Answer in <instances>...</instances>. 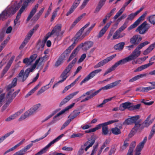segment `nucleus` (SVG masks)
<instances>
[{
	"label": "nucleus",
	"instance_id": "obj_27",
	"mask_svg": "<svg viewBox=\"0 0 155 155\" xmlns=\"http://www.w3.org/2000/svg\"><path fill=\"white\" fill-rule=\"evenodd\" d=\"M120 32L117 30L115 32L113 36L112 40H115L121 38L125 35V33L120 34Z\"/></svg>",
	"mask_w": 155,
	"mask_h": 155
},
{
	"label": "nucleus",
	"instance_id": "obj_36",
	"mask_svg": "<svg viewBox=\"0 0 155 155\" xmlns=\"http://www.w3.org/2000/svg\"><path fill=\"white\" fill-rule=\"evenodd\" d=\"M35 0H21L20 2L23 3L22 5L26 8L28 6L29 3H33Z\"/></svg>",
	"mask_w": 155,
	"mask_h": 155
},
{
	"label": "nucleus",
	"instance_id": "obj_25",
	"mask_svg": "<svg viewBox=\"0 0 155 155\" xmlns=\"http://www.w3.org/2000/svg\"><path fill=\"white\" fill-rule=\"evenodd\" d=\"M131 104V103L129 102H127L121 104L119 106V110L123 111L126 109H128Z\"/></svg>",
	"mask_w": 155,
	"mask_h": 155
},
{
	"label": "nucleus",
	"instance_id": "obj_58",
	"mask_svg": "<svg viewBox=\"0 0 155 155\" xmlns=\"http://www.w3.org/2000/svg\"><path fill=\"white\" fill-rule=\"evenodd\" d=\"M107 125L103 127L102 128V134L104 135H106L108 132V128Z\"/></svg>",
	"mask_w": 155,
	"mask_h": 155
},
{
	"label": "nucleus",
	"instance_id": "obj_18",
	"mask_svg": "<svg viewBox=\"0 0 155 155\" xmlns=\"http://www.w3.org/2000/svg\"><path fill=\"white\" fill-rule=\"evenodd\" d=\"M112 23V21H110L101 30L97 35L98 38H101L104 35Z\"/></svg>",
	"mask_w": 155,
	"mask_h": 155
},
{
	"label": "nucleus",
	"instance_id": "obj_28",
	"mask_svg": "<svg viewBox=\"0 0 155 155\" xmlns=\"http://www.w3.org/2000/svg\"><path fill=\"white\" fill-rule=\"evenodd\" d=\"M82 32L80 31H79L76 34L75 36L74 37V41L71 45L74 47H75L76 45L78 43L79 40L81 39L80 36H81Z\"/></svg>",
	"mask_w": 155,
	"mask_h": 155
},
{
	"label": "nucleus",
	"instance_id": "obj_33",
	"mask_svg": "<svg viewBox=\"0 0 155 155\" xmlns=\"http://www.w3.org/2000/svg\"><path fill=\"white\" fill-rule=\"evenodd\" d=\"M124 45L125 42H120L115 45L114 46V48L116 50L121 51L123 49Z\"/></svg>",
	"mask_w": 155,
	"mask_h": 155
},
{
	"label": "nucleus",
	"instance_id": "obj_14",
	"mask_svg": "<svg viewBox=\"0 0 155 155\" xmlns=\"http://www.w3.org/2000/svg\"><path fill=\"white\" fill-rule=\"evenodd\" d=\"M140 117V116L138 115L126 119L124 122V124L127 125L131 124L133 123H134L135 124L137 123Z\"/></svg>",
	"mask_w": 155,
	"mask_h": 155
},
{
	"label": "nucleus",
	"instance_id": "obj_39",
	"mask_svg": "<svg viewBox=\"0 0 155 155\" xmlns=\"http://www.w3.org/2000/svg\"><path fill=\"white\" fill-rule=\"evenodd\" d=\"M45 9V8L43 7L38 12L34 17V20L37 21L40 18L43 13Z\"/></svg>",
	"mask_w": 155,
	"mask_h": 155
},
{
	"label": "nucleus",
	"instance_id": "obj_11",
	"mask_svg": "<svg viewBox=\"0 0 155 155\" xmlns=\"http://www.w3.org/2000/svg\"><path fill=\"white\" fill-rule=\"evenodd\" d=\"M94 42L92 41H86L84 43H81L77 47L79 50L82 47L84 51H87L93 46Z\"/></svg>",
	"mask_w": 155,
	"mask_h": 155
},
{
	"label": "nucleus",
	"instance_id": "obj_17",
	"mask_svg": "<svg viewBox=\"0 0 155 155\" xmlns=\"http://www.w3.org/2000/svg\"><path fill=\"white\" fill-rule=\"evenodd\" d=\"M140 49L137 46L132 53L128 56L131 61L135 59L139 56L141 53V51L139 50Z\"/></svg>",
	"mask_w": 155,
	"mask_h": 155
},
{
	"label": "nucleus",
	"instance_id": "obj_41",
	"mask_svg": "<svg viewBox=\"0 0 155 155\" xmlns=\"http://www.w3.org/2000/svg\"><path fill=\"white\" fill-rule=\"evenodd\" d=\"M95 139L94 138H93L92 136L91 137V139H88V140L85 142L84 144V147L88 145H90L91 144H92V146L94 143L95 142Z\"/></svg>",
	"mask_w": 155,
	"mask_h": 155
},
{
	"label": "nucleus",
	"instance_id": "obj_16",
	"mask_svg": "<svg viewBox=\"0 0 155 155\" xmlns=\"http://www.w3.org/2000/svg\"><path fill=\"white\" fill-rule=\"evenodd\" d=\"M121 82L120 80H118L117 81H115L111 83L110 84H108L107 85H106L105 86L99 89L98 90H100L99 92L101 91L102 90V89L104 90H107L110 89L116 86L120 82Z\"/></svg>",
	"mask_w": 155,
	"mask_h": 155
},
{
	"label": "nucleus",
	"instance_id": "obj_30",
	"mask_svg": "<svg viewBox=\"0 0 155 155\" xmlns=\"http://www.w3.org/2000/svg\"><path fill=\"white\" fill-rule=\"evenodd\" d=\"M136 145V142L135 141L131 142L127 155H133V152Z\"/></svg>",
	"mask_w": 155,
	"mask_h": 155
},
{
	"label": "nucleus",
	"instance_id": "obj_50",
	"mask_svg": "<svg viewBox=\"0 0 155 155\" xmlns=\"http://www.w3.org/2000/svg\"><path fill=\"white\" fill-rule=\"evenodd\" d=\"M34 29H31L28 33L25 39L28 41L34 33Z\"/></svg>",
	"mask_w": 155,
	"mask_h": 155
},
{
	"label": "nucleus",
	"instance_id": "obj_51",
	"mask_svg": "<svg viewBox=\"0 0 155 155\" xmlns=\"http://www.w3.org/2000/svg\"><path fill=\"white\" fill-rule=\"evenodd\" d=\"M143 148V147L137 145L135 149V155H140L141 154V151Z\"/></svg>",
	"mask_w": 155,
	"mask_h": 155
},
{
	"label": "nucleus",
	"instance_id": "obj_55",
	"mask_svg": "<svg viewBox=\"0 0 155 155\" xmlns=\"http://www.w3.org/2000/svg\"><path fill=\"white\" fill-rule=\"evenodd\" d=\"M128 21H125L123 25L120 27L118 29H117L120 32L124 30L127 27V24Z\"/></svg>",
	"mask_w": 155,
	"mask_h": 155
},
{
	"label": "nucleus",
	"instance_id": "obj_47",
	"mask_svg": "<svg viewBox=\"0 0 155 155\" xmlns=\"http://www.w3.org/2000/svg\"><path fill=\"white\" fill-rule=\"evenodd\" d=\"M111 131L112 133L115 135H118L121 133L120 130L117 127L112 128Z\"/></svg>",
	"mask_w": 155,
	"mask_h": 155
},
{
	"label": "nucleus",
	"instance_id": "obj_60",
	"mask_svg": "<svg viewBox=\"0 0 155 155\" xmlns=\"http://www.w3.org/2000/svg\"><path fill=\"white\" fill-rule=\"evenodd\" d=\"M84 145H81L80 148L78 151L77 155H82L84 153Z\"/></svg>",
	"mask_w": 155,
	"mask_h": 155
},
{
	"label": "nucleus",
	"instance_id": "obj_48",
	"mask_svg": "<svg viewBox=\"0 0 155 155\" xmlns=\"http://www.w3.org/2000/svg\"><path fill=\"white\" fill-rule=\"evenodd\" d=\"M135 12L134 13H132L128 15V16L126 19V21H127L128 20H132L134 17L137 15Z\"/></svg>",
	"mask_w": 155,
	"mask_h": 155
},
{
	"label": "nucleus",
	"instance_id": "obj_38",
	"mask_svg": "<svg viewBox=\"0 0 155 155\" xmlns=\"http://www.w3.org/2000/svg\"><path fill=\"white\" fill-rule=\"evenodd\" d=\"M74 47L72 45H70L69 47H68L61 54H64L63 55L65 58L66 56H67L70 53L71 51V50L73 49Z\"/></svg>",
	"mask_w": 155,
	"mask_h": 155
},
{
	"label": "nucleus",
	"instance_id": "obj_6",
	"mask_svg": "<svg viewBox=\"0 0 155 155\" xmlns=\"http://www.w3.org/2000/svg\"><path fill=\"white\" fill-rule=\"evenodd\" d=\"M150 27V25L145 21L137 28L135 31L138 32L140 34L144 35L147 32Z\"/></svg>",
	"mask_w": 155,
	"mask_h": 155
},
{
	"label": "nucleus",
	"instance_id": "obj_7",
	"mask_svg": "<svg viewBox=\"0 0 155 155\" xmlns=\"http://www.w3.org/2000/svg\"><path fill=\"white\" fill-rule=\"evenodd\" d=\"M118 120H111L103 123L97 125L96 127L93 128L85 130V133L93 132L96 131L97 130L100 129L101 127L102 128L103 127H104V126L108 125L115 122H118Z\"/></svg>",
	"mask_w": 155,
	"mask_h": 155
},
{
	"label": "nucleus",
	"instance_id": "obj_34",
	"mask_svg": "<svg viewBox=\"0 0 155 155\" xmlns=\"http://www.w3.org/2000/svg\"><path fill=\"white\" fill-rule=\"evenodd\" d=\"M79 51V50L77 48V47L72 52L70 56L69 59L67 60V62H69L71 60L73 59L76 56L78 52Z\"/></svg>",
	"mask_w": 155,
	"mask_h": 155
},
{
	"label": "nucleus",
	"instance_id": "obj_59",
	"mask_svg": "<svg viewBox=\"0 0 155 155\" xmlns=\"http://www.w3.org/2000/svg\"><path fill=\"white\" fill-rule=\"evenodd\" d=\"M22 3L20 2H19V3L18 5H17L16 6H12L14 10L13 13H15L16 11L19 9V8L21 7V4Z\"/></svg>",
	"mask_w": 155,
	"mask_h": 155
},
{
	"label": "nucleus",
	"instance_id": "obj_26",
	"mask_svg": "<svg viewBox=\"0 0 155 155\" xmlns=\"http://www.w3.org/2000/svg\"><path fill=\"white\" fill-rule=\"evenodd\" d=\"M153 63V62L149 63L142 65L137 68L134 71V72L141 71L143 69H145L150 66L152 65Z\"/></svg>",
	"mask_w": 155,
	"mask_h": 155
},
{
	"label": "nucleus",
	"instance_id": "obj_61",
	"mask_svg": "<svg viewBox=\"0 0 155 155\" xmlns=\"http://www.w3.org/2000/svg\"><path fill=\"white\" fill-rule=\"evenodd\" d=\"M155 88V87H143V92H146L148 91H149L151 90L154 89Z\"/></svg>",
	"mask_w": 155,
	"mask_h": 155
},
{
	"label": "nucleus",
	"instance_id": "obj_43",
	"mask_svg": "<svg viewBox=\"0 0 155 155\" xmlns=\"http://www.w3.org/2000/svg\"><path fill=\"white\" fill-rule=\"evenodd\" d=\"M49 85V84H48L41 87V88L38 92L37 95H39L41 93H43L45 91L48 89L49 88V87H47Z\"/></svg>",
	"mask_w": 155,
	"mask_h": 155
},
{
	"label": "nucleus",
	"instance_id": "obj_42",
	"mask_svg": "<svg viewBox=\"0 0 155 155\" xmlns=\"http://www.w3.org/2000/svg\"><path fill=\"white\" fill-rule=\"evenodd\" d=\"M86 14L85 13H84L77 18L73 22L71 25L73 27L75 26L76 24L83 17L86 15Z\"/></svg>",
	"mask_w": 155,
	"mask_h": 155
},
{
	"label": "nucleus",
	"instance_id": "obj_23",
	"mask_svg": "<svg viewBox=\"0 0 155 155\" xmlns=\"http://www.w3.org/2000/svg\"><path fill=\"white\" fill-rule=\"evenodd\" d=\"M75 103H74L72 104H71L69 105L68 106L66 107L64 109H63L59 113H58L57 114H56L55 116H54V118H56L57 117L59 116L60 115H62V114L64 113L66 111L68 110L69 109L71 108L74 105Z\"/></svg>",
	"mask_w": 155,
	"mask_h": 155
},
{
	"label": "nucleus",
	"instance_id": "obj_1",
	"mask_svg": "<svg viewBox=\"0 0 155 155\" xmlns=\"http://www.w3.org/2000/svg\"><path fill=\"white\" fill-rule=\"evenodd\" d=\"M77 61V59L75 58L69 64L60 76V78H62V80L59 81L57 83L54 84L53 86V88L57 86L59 83H62L66 79L68 76V75H67L68 74L71 70L72 68L76 62Z\"/></svg>",
	"mask_w": 155,
	"mask_h": 155
},
{
	"label": "nucleus",
	"instance_id": "obj_46",
	"mask_svg": "<svg viewBox=\"0 0 155 155\" xmlns=\"http://www.w3.org/2000/svg\"><path fill=\"white\" fill-rule=\"evenodd\" d=\"M124 10L125 9L124 8L122 7L114 16L113 18L115 20L120 15L122 14L124 11Z\"/></svg>",
	"mask_w": 155,
	"mask_h": 155
},
{
	"label": "nucleus",
	"instance_id": "obj_29",
	"mask_svg": "<svg viewBox=\"0 0 155 155\" xmlns=\"http://www.w3.org/2000/svg\"><path fill=\"white\" fill-rule=\"evenodd\" d=\"M147 74L146 73L142 74H141L137 75L133 77L131 79H130L129 81V82H133L138 80H139L140 78L146 77L147 76Z\"/></svg>",
	"mask_w": 155,
	"mask_h": 155
},
{
	"label": "nucleus",
	"instance_id": "obj_62",
	"mask_svg": "<svg viewBox=\"0 0 155 155\" xmlns=\"http://www.w3.org/2000/svg\"><path fill=\"white\" fill-rule=\"evenodd\" d=\"M83 135V134L81 133L74 134L71 136V138H74L76 137H82Z\"/></svg>",
	"mask_w": 155,
	"mask_h": 155
},
{
	"label": "nucleus",
	"instance_id": "obj_5",
	"mask_svg": "<svg viewBox=\"0 0 155 155\" xmlns=\"http://www.w3.org/2000/svg\"><path fill=\"white\" fill-rule=\"evenodd\" d=\"M20 91V89H18L13 93L14 91V89H13L8 91L6 95L5 98L6 101L5 105H8L18 95Z\"/></svg>",
	"mask_w": 155,
	"mask_h": 155
},
{
	"label": "nucleus",
	"instance_id": "obj_49",
	"mask_svg": "<svg viewBox=\"0 0 155 155\" xmlns=\"http://www.w3.org/2000/svg\"><path fill=\"white\" fill-rule=\"evenodd\" d=\"M153 120H151L150 121H148L147 120H145L142 124H143V126L144 127H147L149 126V125L152 123L153 121Z\"/></svg>",
	"mask_w": 155,
	"mask_h": 155
},
{
	"label": "nucleus",
	"instance_id": "obj_31",
	"mask_svg": "<svg viewBox=\"0 0 155 155\" xmlns=\"http://www.w3.org/2000/svg\"><path fill=\"white\" fill-rule=\"evenodd\" d=\"M155 48V42L150 45L143 52L144 55H147L151 52Z\"/></svg>",
	"mask_w": 155,
	"mask_h": 155
},
{
	"label": "nucleus",
	"instance_id": "obj_54",
	"mask_svg": "<svg viewBox=\"0 0 155 155\" xmlns=\"http://www.w3.org/2000/svg\"><path fill=\"white\" fill-rule=\"evenodd\" d=\"M150 42L148 41H145L140 44L137 47L140 49L144 46L150 44Z\"/></svg>",
	"mask_w": 155,
	"mask_h": 155
},
{
	"label": "nucleus",
	"instance_id": "obj_12",
	"mask_svg": "<svg viewBox=\"0 0 155 155\" xmlns=\"http://www.w3.org/2000/svg\"><path fill=\"white\" fill-rule=\"evenodd\" d=\"M142 40V38L140 35H136L130 38V42L131 44L137 45L139 44Z\"/></svg>",
	"mask_w": 155,
	"mask_h": 155
},
{
	"label": "nucleus",
	"instance_id": "obj_13",
	"mask_svg": "<svg viewBox=\"0 0 155 155\" xmlns=\"http://www.w3.org/2000/svg\"><path fill=\"white\" fill-rule=\"evenodd\" d=\"M37 57V54H34L31 55L29 58H26L24 59L23 60V63L26 64L27 66L30 65Z\"/></svg>",
	"mask_w": 155,
	"mask_h": 155
},
{
	"label": "nucleus",
	"instance_id": "obj_15",
	"mask_svg": "<svg viewBox=\"0 0 155 155\" xmlns=\"http://www.w3.org/2000/svg\"><path fill=\"white\" fill-rule=\"evenodd\" d=\"M78 93V91L69 94L66 97H65L61 101L59 104V107H61L62 105L66 103L71 99L73 98L74 96L76 95Z\"/></svg>",
	"mask_w": 155,
	"mask_h": 155
},
{
	"label": "nucleus",
	"instance_id": "obj_21",
	"mask_svg": "<svg viewBox=\"0 0 155 155\" xmlns=\"http://www.w3.org/2000/svg\"><path fill=\"white\" fill-rule=\"evenodd\" d=\"M140 120H138L137 123L135 124V126L133 128V130L135 131L138 130L139 131H141L144 128V126L143 124H140Z\"/></svg>",
	"mask_w": 155,
	"mask_h": 155
},
{
	"label": "nucleus",
	"instance_id": "obj_2",
	"mask_svg": "<svg viewBox=\"0 0 155 155\" xmlns=\"http://www.w3.org/2000/svg\"><path fill=\"white\" fill-rule=\"evenodd\" d=\"M94 89H92L87 91L85 93L81 95L79 98L75 99L74 101L76 102H77L81 100V98H83L86 95L89 96L85 98L82 100L81 101V103L84 102L85 101H87L89 99L92 98L99 93L100 90H97L94 92Z\"/></svg>",
	"mask_w": 155,
	"mask_h": 155
},
{
	"label": "nucleus",
	"instance_id": "obj_24",
	"mask_svg": "<svg viewBox=\"0 0 155 155\" xmlns=\"http://www.w3.org/2000/svg\"><path fill=\"white\" fill-rule=\"evenodd\" d=\"M106 1L107 0H99L94 12L95 13L98 12L105 4Z\"/></svg>",
	"mask_w": 155,
	"mask_h": 155
},
{
	"label": "nucleus",
	"instance_id": "obj_22",
	"mask_svg": "<svg viewBox=\"0 0 155 155\" xmlns=\"http://www.w3.org/2000/svg\"><path fill=\"white\" fill-rule=\"evenodd\" d=\"M130 61L131 60L128 56L118 61L114 64V65L116 68L120 65L124 64Z\"/></svg>",
	"mask_w": 155,
	"mask_h": 155
},
{
	"label": "nucleus",
	"instance_id": "obj_3",
	"mask_svg": "<svg viewBox=\"0 0 155 155\" xmlns=\"http://www.w3.org/2000/svg\"><path fill=\"white\" fill-rule=\"evenodd\" d=\"M40 104H38L30 108L28 110L26 111L24 114L21 116L19 119L18 120L21 121L24 120L30 116L32 115L37 110L40 106Z\"/></svg>",
	"mask_w": 155,
	"mask_h": 155
},
{
	"label": "nucleus",
	"instance_id": "obj_52",
	"mask_svg": "<svg viewBox=\"0 0 155 155\" xmlns=\"http://www.w3.org/2000/svg\"><path fill=\"white\" fill-rule=\"evenodd\" d=\"M116 68L113 65L111 68L108 69L107 70L105 71L104 74V76L108 74L109 73L111 72L112 71L114 70Z\"/></svg>",
	"mask_w": 155,
	"mask_h": 155
},
{
	"label": "nucleus",
	"instance_id": "obj_8",
	"mask_svg": "<svg viewBox=\"0 0 155 155\" xmlns=\"http://www.w3.org/2000/svg\"><path fill=\"white\" fill-rule=\"evenodd\" d=\"M147 13V12L145 11L133 24L128 28V30L130 31L137 27L144 20Z\"/></svg>",
	"mask_w": 155,
	"mask_h": 155
},
{
	"label": "nucleus",
	"instance_id": "obj_19",
	"mask_svg": "<svg viewBox=\"0 0 155 155\" xmlns=\"http://www.w3.org/2000/svg\"><path fill=\"white\" fill-rule=\"evenodd\" d=\"M61 25L59 24L55 25L53 28L51 32H49L51 35L55 34L57 37H58L59 32L61 31Z\"/></svg>",
	"mask_w": 155,
	"mask_h": 155
},
{
	"label": "nucleus",
	"instance_id": "obj_45",
	"mask_svg": "<svg viewBox=\"0 0 155 155\" xmlns=\"http://www.w3.org/2000/svg\"><path fill=\"white\" fill-rule=\"evenodd\" d=\"M147 19L151 24L155 25V15L149 16Z\"/></svg>",
	"mask_w": 155,
	"mask_h": 155
},
{
	"label": "nucleus",
	"instance_id": "obj_9",
	"mask_svg": "<svg viewBox=\"0 0 155 155\" xmlns=\"http://www.w3.org/2000/svg\"><path fill=\"white\" fill-rule=\"evenodd\" d=\"M101 71V69H100L95 70L91 72L81 82L80 84V85H81L83 83H85L87 81L93 78Z\"/></svg>",
	"mask_w": 155,
	"mask_h": 155
},
{
	"label": "nucleus",
	"instance_id": "obj_64",
	"mask_svg": "<svg viewBox=\"0 0 155 155\" xmlns=\"http://www.w3.org/2000/svg\"><path fill=\"white\" fill-rule=\"evenodd\" d=\"M71 121L70 119L68 120L63 124L61 128V130H62L67 127Z\"/></svg>",
	"mask_w": 155,
	"mask_h": 155
},
{
	"label": "nucleus",
	"instance_id": "obj_44",
	"mask_svg": "<svg viewBox=\"0 0 155 155\" xmlns=\"http://www.w3.org/2000/svg\"><path fill=\"white\" fill-rule=\"evenodd\" d=\"M9 16L5 11H4L0 14V20H4Z\"/></svg>",
	"mask_w": 155,
	"mask_h": 155
},
{
	"label": "nucleus",
	"instance_id": "obj_37",
	"mask_svg": "<svg viewBox=\"0 0 155 155\" xmlns=\"http://www.w3.org/2000/svg\"><path fill=\"white\" fill-rule=\"evenodd\" d=\"M33 71H31V70L30 69V68H28L27 69L25 72V74H24V75L22 77V82H24L25 80L28 77L29 73L30 72H32Z\"/></svg>",
	"mask_w": 155,
	"mask_h": 155
},
{
	"label": "nucleus",
	"instance_id": "obj_10",
	"mask_svg": "<svg viewBox=\"0 0 155 155\" xmlns=\"http://www.w3.org/2000/svg\"><path fill=\"white\" fill-rule=\"evenodd\" d=\"M116 56V54H114L107 57L106 58L100 61L97 64L95 65L94 66V68H97L99 67L103 66L105 64L108 63V62L112 60L113 58H115Z\"/></svg>",
	"mask_w": 155,
	"mask_h": 155
},
{
	"label": "nucleus",
	"instance_id": "obj_56",
	"mask_svg": "<svg viewBox=\"0 0 155 155\" xmlns=\"http://www.w3.org/2000/svg\"><path fill=\"white\" fill-rule=\"evenodd\" d=\"M40 59V58H39L37 59L35 63L32 66L31 68H30V69L31 70V71H33L34 69L36 68L37 65L39 63Z\"/></svg>",
	"mask_w": 155,
	"mask_h": 155
},
{
	"label": "nucleus",
	"instance_id": "obj_57",
	"mask_svg": "<svg viewBox=\"0 0 155 155\" xmlns=\"http://www.w3.org/2000/svg\"><path fill=\"white\" fill-rule=\"evenodd\" d=\"M116 10V8H113L109 13L106 15L105 17L107 19H109L114 14Z\"/></svg>",
	"mask_w": 155,
	"mask_h": 155
},
{
	"label": "nucleus",
	"instance_id": "obj_63",
	"mask_svg": "<svg viewBox=\"0 0 155 155\" xmlns=\"http://www.w3.org/2000/svg\"><path fill=\"white\" fill-rule=\"evenodd\" d=\"M5 11L7 13V14H8L9 16L11 14L13 15L15 14L14 13H13V12H14L12 6L11 7L8 8Z\"/></svg>",
	"mask_w": 155,
	"mask_h": 155
},
{
	"label": "nucleus",
	"instance_id": "obj_53",
	"mask_svg": "<svg viewBox=\"0 0 155 155\" xmlns=\"http://www.w3.org/2000/svg\"><path fill=\"white\" fill-rule=\"evenodd\" d=\"M127 140H126L124 142L123 145L121 146L120 147V149L121 150H123L126 149V148L128 146L129 143L127 142Z\"/></svg>",
	"mask_w": 155,
	"mask_h": 155
},
{
	"label": "nucleus",
	"instance_id": "obj_32",
	"mask_svg": "<svg viewBox=\"0 0 155 155\" xmlns=\"http://www.w3.org/2000/svg\"><path fill=\"white\" fill-rule=\"evenodd\" d=\"M63 55L61 54L58 58L55 64V66L56 67H58L63 62L65 58Z\"/></svg>",
	"mask_w": 155,
	"mask_h": 155
},
{
	"label": "nucleus",
	"instance_id": "obj_20",
	"mask_svg": "<svg viewBox=\"0 0 155 155\" xmlns=\"http://www.w3.org/2000/svg\"><path fill=\"white\" fill-rule=\"evenodd\" d=\"M38 4H37L32 8L26 19L27 21H29L36 12L38 8Z\"/></svg>",
	"mask_w": 155,
	"mask_h": 155
},
{
	"label": "nucleus",
	"instance_id": "obj_40",
	"mask_svg": "<svg viewBox=\"0 0 155 155\" xmlns=\"http://www.w3.org/2000/svg\"><path fill=\"white\" fill-rule=\"evenodd\" d=\"M14 132V130H12L10 132L8 133L4 136L0 137V143L2 142L7 137H9L10 135L12 134Z\"/></svg>",
	"mask_w": 155,
	"mask_h": 155
},
{
	"label": "nucleus",
	"instance_id": "obj_35",
	"mask_svg": "<svg viewBox=\"0 0 155 155\" xmlns=\"http://www.w3.org/2000/svg\"><path fill=\"white\" fill-rule=\"evenodd\" d=\"M80 113V111L77 110H75L72 112L70 115V118L69 119L72 121L74 118L78 115Z\"/></svg>",
	"mask_w": 155,
	"mask_h": 155
},
{
	"label": "nucleus",
	"instance_id": "obj_4",
	"mask_svg": "<svg viewBox=\"0 0 155 155\" xmlns=\"http://www.w3.org/2000/svg\"><path fill=\"white\" fill-rule=\"evenodd\" d=\"M67 132V131H66L64 132V134H61L58 137L55 139L51 141L40 151L35 154V155H41L43 153H45L46 152L47 149H48L52 145L54 144V143L59 140L63 136H64V134H66Z\"/></svg>",
	"mask_w": 155,
	"mask_h": 155
}]
</instances>
